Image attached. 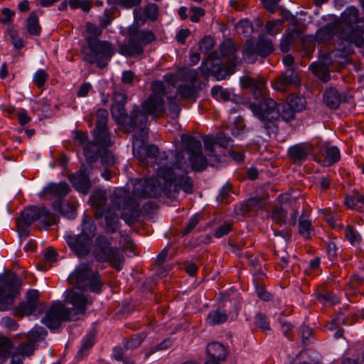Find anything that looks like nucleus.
<instances>
[{
    "label": "nucleus",
    "mask_w": 364,
    "mask_h": 364,
    "mask_svg": "<svg viewBox=\"0 0 364 364\" xmlns=\"http://www.w3.org/2000/svg\"><path fill=\"white\" fill-rule=\"evenodd\" d=\"M183 149L175 154L176 167L184 172L189 168L203 171L208 166V161L202 152V144L199 139L189 134L181 135Z\"/></svg>",
    "instance_id": "1"
},
{
    "label": "nucleus",
    "mask_w": 364,
    "mask_h": 364,
    "mask_svg": "<svg viewBox=\"0 0 364 364\" xmlns=\"http://www.w3.org/2000/svg\"><path fill=\"white\" fill-rule=\"evenodd\" d=\"M128 41L118 46V52L127 57L141 55L144 47L151 44L156 40L155 34L150 30H141L137 26L128 28Z\"/></svg>",
    "instance_id": "2"
},
{
    "label": "nucleus",
    "mask_w": 364,
    "mask_h": 364,
    "mask_svg": "<svg viewBox=\"0 0 364 364\" xmlns=\"http://www.w3.org/2000/svg\"><path fill=\"white\" fill-rule=\"evenodd\" d=\"M250 109L262 123V127L270 136L278 131L279 113L278 104L270 97H264L258 102L251 103Z\"/></svg>",
    "instance_id": "3"
},
{
    "label": "nucleus",
    "mask_w": 364,
    "mask_h": 364,
    "mask_svg": "<svg viewBox=\"0 0 364 364\" xmlns=\"http://www.w3.org/2000/svg\"><path fill=\"white\" fill-rule=\"evenodd\" d=\"M148 134L144 132L141 136L137 134H133V154L134 156L144 166H148L149 161L152 164L159 165V168L162 166H168V155L166 152H160L157 146L154 144L146 146Z\"/></svg>",
    "instance_id": "4"
},
{
    "label": "nucleus",
    "mask_w": 364,
    "mask_h": 364,
    "mask_svg": "<svg viewBox=\"0 0 364 364\" xmlns=\"http://www.w3.org/2000/svg\"><path fill=\"white\" fill-rule=\"evenodd\" d=\"M158 176L164 181V194L168 198H176L180 190L186 193L193 191V181L190 176H176L173 168L168 166H162L157 168Z\"/></svg>",
    "instance_id": "5"
},
{
    "label": "nucleus",
    "mask_w": 364,
    "mask_h": 364,
    "mask_svg": "<svg viewBox=\"0 0 364 364\" xmlns=\"http://www.w3.org/2000/svg\"><path fill=\"white\" fill-rule=\"evenodd\" d=\"M42 219L47 226L57 223L56 217L44 207H28L22 211L21 216L16 219L17 231L21 237H26L30 233L31 225L36 220Z\"/></svg>",
    "instance_id": "6"
},
{
    "label": "nucleus",
    "mask_w": 364,
    "mask_h": 364,
    "mask_svg": "<svg viewBox=\"0 0 364 364\" xmlns=\"http://www.w3.org/2000/svg\"><path fill=\"white\" fill-rule=\"evenodd\" d=\"M359 21L358 10L350 7L343 12L341 21L337 22V29L342 31L341 36L347 43L364 48V30L354 29L353 24Z\"/></svg>",
    "instance_id": "7"
},
{
    "label": "nucleus",
    "mask_w": 364,
    "mask_h": 364,
    "mask_svg": "<svg viewBox=\"0 0 364 364\" xmlns=\"http://www.w3.org/2000/svg\"><path fill=\"white\" fill-rule=\"evenodd\" d=\"M68 282L74 287L87 289L98 293L101 291L102 282L97 272H92V264L88 263L80 264L69 276Z\"/></svg>",
    "instance_id": "8"
},
{
    "label": "nucleus",
    "mask_w": 364,
    "mask_h": 364,
    "mask_svg": "<svg viewBox=\"0 0 364 364\" xmlns=\"http://www.w3.org/2000/svg\"><path fill=\"white\" fill-rule=\"evenodd\" d=\"M88 50H84L83 60L90 64L96 63L103 68L114 53L112 43L106 41H100L92 37H86Z\"/></svg>",
    "instance_id": "9"
},
{
    "label": "nucleus",
    "mask_w": 364,
    "mask_h": 364,
    "mask_svg": "<svg viewBox=\"0 0 364 364\" xmlns=\"http://www.w3.org/2000/svg\"><path fill=\"white\" fill-rule=\"evenodd\" d=\"M93 255L99 262H107L119 271L124 262L123 255L117 247H112L105 236H99L95 240Z\"/></svg>",
    "instance_id": "10"
},
{
    "label": "nucleus",
    "mask_w": 364,
    "mask_h": 364,
    "mask_svg": "<svg viewBox=\"0 0 364 364\" xmlns=\"http://www.w3.org/2000/svg\"><path fill=\"white\" fill-rule=\"evenodd\" d=\"M112 208L117 210H128L123 212L121 218L129 225L135 223L140 216L139 205L124 189L116 190L112 198Z\"/></svg>",
    "instance_id": "11"
},
{
    "label": "nucleus",
    "mask_w": 364,
    "mask_h": 364,
    "mask_svg": "<svg viewBox=\"0 0 364 364\" xmlns=\"http://www.w3.org/2000/svg\"><path fill=\"white\" fill-rule=\"evenodd\" d=\"M164 193V181L157 177L136 180L134 185L133 193L139 198H158Z\"/></svg>",
    "instance_id": "12"
},
{
    "label": "nucleus",
    "mask_w": 364,
    "mask_h": 364,
    "mask_svg": "<svg viewBox=\"0 0 364 364\" xmlns=\"http://www.w3.org/2000/svg\"><path fill=\"white\" fill-rule=\"evenodd\" d=\"M71 311L61 301L54 302L47 311L42 321L50 329L60 326L63 321L71 320Z\"/></svg>",
    "instance_id": "13"
},
{
    "label": "nucleus",
    "mask_w": 364,
    "mask_h": 364,
    "mask_svg": "<svg viewBox=\"0 0 364 364\" xmlns=\"http://www.w3.org/2000/svg\"><path fill=\"white\" fill-rule=\"evenodd\" d=\"M146 123L147 116L144 112L138 106H134L122 125L127 132H135L134 134L141 136L144 132L149 134Z\"/></svg>",
    "instance_id": "14"
},
{
    "label": "nucleus",
    "mask_w": 364,
    "mask_h": 364,
    "mask_svg": "<svg viewBox=\"0 0 364 364\" xmlns=\"http://www.w3.org/2000/svg\"><path fill=\"white\" fill-rule=\"evenodd\" d=\"M82 290L85 289L73 287L66 291L65 303L73 306V308L70 309L73 315L85 314L87 306L91 303L82 294Z\"/></svg>",
    "instance_id": "15"
},
{
    "label": "nucleus",
    "mask_w": 364,
    "mask_h": 364,
    "mask_svg": "<svg viewBox=\"0 0 364 364\" xmlns=\"http://www.w3.org/2000/svg\"><path fill=\"white\" fill-rule=\"evenodd\" d=\"M272 84L274 90L282 92H287L291 86L300 85L299 73L294 69H287L277 77Z\"/></svg>",
    "instance_id": "16"
},
{
    "label": "nucleus",
    "mask_w": 364,
    "mask_h": 364,
    "mask_svg": "<svg viewBox=\"0 0 364 364\" xmlns=\"http://www.w3.org/2000/svg\"><path fill=\"white\" fill-rule=\"evenodd\" d=\"M141 109L146 116L154 118H161L166 114L164 100L160 95H150L141 104Z\"/></svg>",
    "instance_id": "17"
},
{
    "label": "nucleus",
    "mask_w": 364,
    "mask_h": 364,
    "mask_svg": "<svg viewBox=\"0 0 364 364\" xmlns=\"http://www.w3.org/2000/svg\"><path fill=\"white\" fill-rule=\"evenodd\" d=\"M0 296L4 294L18 296L20 294L21 283L16 274L11 271L0 275Z\"/></svg>",
    "instance_id": "18"
},
{
    "label": "nucleus",
    "mask_w": 364,
    "mask_h": 364,
    "mask_svg": "<svg viewBox=\"0 0 364 364\" xmlns=\"http://www.w3.org/2000/svg\"><path fill=\"white\" fill-rule=\"evenodd\" d=\"M314 159L323 166H332L340 159V151L336 146L323 143L320 145L319 151L314 155Z\"/></svg>",
    "instance_id": "19"
},
{
    "label": "nucleus",
    "mask_w": 364,
    "mask_h": 364,
    "mask_svg": "<svg viewBox=\"0 0 364 364\" xmlns=\"http://www.w3.org/2000/svg\"><path fill=\"white\" fill-rule=\"evenodd\" d=\"M243 88H250L255 99L261 100L267 97V82L264 78L259 77L255 79L250 76H244L240 80Z\"/></svg>",
    "instance_id": "20"
},
{
    "label": "nucleus",
    "mask_w": 364,
    "mask_h": 364,
    "mask_svg": "<svg viewBox=\"0 0 364 364\" xmlns=\"http://www.w3.org/2000/svg\"><path fill=\"white\" fill-rule=\"evenodd\" d=\"M92 240L82 235L77 236L68 235L66 237L68 245L78 257L85 256L90 252Z\"/></svg>",
    "instance_id": "21"
},
{
    "label": "nucleus",
    "mask_w": 364,
    "mask_h": 364,
    "mask_svg": "<svg viewBox=\"0 0 364 364\" xmlns=\"http://www.w3.org/2000/svg\"><path fill=\"white\" fill-rule=\"evenodd\" d=\"M88 174L87 168L85 166H82L79 171L69 177L74 188L83 194H87L91 186Z\"/></svg>",
    "instance_id": "22"
},
{
    "label": "nucleus",
    "mask_w": 364,
    "mask_h": 364,
    "mask_svg": "<svg viewBox=\"0 0 364 364\" xmlns=\"http://www.w3.org/2000/svg\"><path fill=\"white\" fill-rule=\"evenodd\" d=\"M313 146L309 143H299L289 148L288 156L295 164H301L313 152Z\"/></svg>",
    "instance_id": "23"
},
{
    "label": "nucleus",
    "mask_w": 364,
    "mask_h": 364,
    "mask_svg": "<svg viewBox=\"0 0 364 364\" xmlns=\"http://www.w3.org/2000/svg\"><path fill=\"white\" fill-rule=\"evenodd\" d=\"M220 52L223 56L228 57L227 60L228 71L231 73L234 71V68L237 66L240 63V58L235 55L237 48L231 41L224 42L220 48Z\"/></svg>",
    "instance_id": "24"
},
{
    "label": "nucleus",
    "mask_w": 364,
    "mask_h": 364,
    "mask_svg": "<svg viewBox=\"0 0 364 364\" xmlns=\"http://www.w3.org/2000/svg\"><path fill=\"white\" fill-rule=\"evenodd\" d=\"M342 31L337 29V23L326 25L318 30L316 34V41L319 43H326L337 37L342 42L346 41L341 36Z\"/></svg>",
    "instance_id": "25"
},
{
    "label": "nucleus",
    "mask_w": 364,
    "mask_h": 364,
    "mask_svg": "<svg viewBox=\"0 0 364 364\" xmlns=\"http://www.w3.org/2000/svg\"><path fill=\"white\" fill-rule=\"evenodd\" d=\"M53 208L68 218H74L76 214L77 202L74 198H70L63 202L60 200H57L53 202Z\"/></svg>",
    "instance_id": "26"
},
{
    "label": "nucleus",
    "mask_w": 364,
    "mask_h": 364,
    "mask_svg": "<svg viewBox=\"0 0 364 364\" xmlns=\"http://www.w3.org/2000/svg\"><path fill=\"white\" fill-rule=\"evenodd\" d=\"M107 193L105 191H95L90 196L92 207L96 210L95 217L100 219L104 216V207L107 203Z\"/></svg>",
    "instance_id": "27"
},
{
    "label": "nucleus",
    "mask_w": 364,
    "mask_h": 364,
    "mask_svg": "<svg viewBox=\"0 0 364 364\" xmlns=\"http://www.w3.org/2000/svg\"><path fill=\"white\" fill-rule=\"evenodd\" d=\"M105 148L92 141H88L83 147L84 155L87 164L96 162L102 154Z\"/></svg>",
    "instance_id": "28"
},
{
    "label": "nucleus",
    "mask_w": 364,
    "mask_h": 364,
    "mask_svg": "<svg viewBox=\"0 0 364 364\" xmlns=\"http://www.w3.org/2000/svg\"><path fill=\"white\" fill-rule=\"evenodd\" d=\"M207 354L213 361L224 360L228 355L226 348L220 343L213 342L206 347Z\"/></svg>",
    "instance_id": "29"
},
{
    "label": "nucleus",
    "mask_w": 364,
    "mask_h": 364,
    "mask_svg": "<svg viewBox=\"0 0 364 364\" xmlns=\"http://www.w3.org/2000/svg\"><path fill=\"white\" fill-rule=\"evenodd\" d=\"M45 191L60 200L70 193V188L66 182L59 183H51L45 188Z\"/></svg>",
    "instance_id": "30"
},
{
    "label": "nucleus",
    "mask_w": 364,
    "mask_h": 364,
    "mask_svg": "<svg viewBox=\"0 0 364 364\" xmlns=\"http://www.w3.org/2000/svg\"><path fill=\"white\" fill-rule=\"evenodd\" d=\"M104 215L107 232L112 234L117 232L120 225L118 215L115 212L112 211V209H109L104 213Z\"/></svg>",
    "instance_id": "31"
},
{
    "label": "nucleus",
    "mask_w": 364,
    "mask_h": 364,
    "mask_svg": "<svg viewBox=\"0 0 364 364\" xmlns=\"http://www.w3.org/2000/svg\"><path fill=\"white\" fill-rule=\"evenodd\" d=\"M92 135L94 137V141L92 142L100 144L105 149L112 145L108 128L94 129Z\"/></svg>",
    "instance_id": "32"
},
{
    "label": "nucleus",
    "mask_w": 364,
    "mask_h": 364,
    "mask_svg": "<svg viewBox=\"0 0 364 364\" xmlns=\"http://www.w3.org/2000/svg\"><path fill=\"white\" fill-rule=\"evenodd\" d=\"M323 102L328 107L337 109L341 102V95L336 89L331 87L325 91Z\"/></svg>",
    "instance_id": "33"
},
{
    "label": "nucleus",
    "mask_w": 364,
    "mask_h": 364,
    "mask_svg": "<svg viewBox=\"0 0 364 364\" xmlns=\"http://www.w3.org/2000/svg\"><path fill=\"white\" fill-rule=\"evenodd\" d=\"M364 200V196L358 191H353L350 195L345 198V205L350 209L357 210L360 213L363 212V207L361 205Z\"/></svg>",
    "instance_id": "34"
},
{
    "label": "nucleus",
    "mask_w": 364,
    "mask_h": 364,
    "mask_svg": "<svg viewBox=\"0 0 364 364\" xmlns=\"http://www.w3.org/2000/svg\"><path fill=\"white\" fill-rule=\"evenodd\" d=\"M302 31L299 28H294L291 31L287 29L281 40V50L284 53L288 52L290 50L294 39L299 37Z\"/></svg>",
    "instance_id": "35"
},
{
    "label": "nucleus",
    "mask_w": 364,
    "mask_h": 364,
    "mask_svg": "<svg viewBox=\"0 0 364 364\" xmlns=\"http://www.w3.org/2000/svg\"><path fill=\"white\" fill-rule=\"evenodd\" d=\"M37 306L26 301L19 304V305L13 309L15 316L23 317L24 316H30L37 309Z\"/></svg>",
    "instance_id": "36"
},
{
    "label": "nucleus",
    "mask_w": 364,
    "mask_h": 364,
    "mask_svg": "<svg viewBox=\"0 0 364 364\" xmlns=\"http://www.w3.org/2000/svg\"><path fill=\"white\" fill-rule=\"evenodd\" d=\"M199 88L198 85H181L177 89V92L183 99H190L196 100L197 97V89Z\"/></svg>",
    "instance_id": "37"
},
{
    "label": "nucleus",
    "mask_w": 364,
    "mask_h": 364,
    "mask_svg": "<svg viewBox=\"0 0 364 364\" xmlns=\"http://www.w3.org/2000/svg\"><path fill=\"white\" fill-rule=\"evenodd\" d=\"M109 113L108 111L105 109H99L97 110L95 114H92L90 116V120H95V127L97 128H108L107 122H108Z\"/></svg>",
    "instance_id": "38"
},
{
    "label": "nucleus",
    "mask_w": 364,
    "mask_h": 364,
    "mask_svg": "<svg viewBox=\"0 0 364 364\" xmlns=\"http://www.w3.org/2000/svg\"><path fill=\"white\" fill-rule=\"evenodd\" d=\"M273 51V45L270 40H267L264 37H259L257 42V55L266 58Z\"/></svg>",
    "instance_id": "39"
},
{
    "label": "nucleus",
    "mask_w": 364,
    "mask_h": 364,
    "mask_svg": "<svg viewBox=\"0 0 364 364\" xmlns=\"http://www.w3.org/2000/svg\"><path fill=\"white\" fill-rule=\"evenodd\" d=\"M26 28L29 34L39 36L41 32V28L38 23V18L36 11H33L29 15L26 21Z\"/></svg>",
    "instance_id": "40"
},
{
    "label": "nucleus",
    "mask_w": 364,
    "mask_h": 364,
    "mask_svg": "<svg viewBox=\"0 0 364 364\" xmlns=\"http://www.w3.org/2000/svg\"><path fill=\"white\" fill-rule=\"evenodd\" d=\"M261 202L259 198H251L240 205L239 212L245 215L252 211H256L260 208Z\"/></svg>",
    "instance_id": "41"
},
{
    "label": "nucleus",
    "mask_w": 364,
    "mask_h": 364,
    "mask_svg": "<svg viewBox=\"0 0 364 364\" xmlns=\"http://www.w3.org/2000/svg\"><path fill=\"white\" fill-rule=\"evenodd\" d=\"M95 231L96 226L92 219L88 215H85L82 220V232L80 235L92 240L95 235Z\"/></svg>",
    "instance_id": "42"
},
{
    "label": "nucleus",
    "mask_w": 364,
    "mask_h": 364,
    "mask_svg": "<svg viewBox=\"0 0 364 364\" xmlns=\"http://www.w3.org/2000/svg\"><path fill=\"white\" fill-rule=\"evenodd\" d=\"M287 214L283 207L274 205L270 212V218L277 225H282L287 222Z\"/></svg>",
    "instance_id": "43"
},
{
    "label": "nucleus",
    "mask_w": 364,
    "mask_h": 364,
    "mask_svg": "<svg viewBox=\"0 0 364 364\" xmlns=\"http://www.w3.org/2000/svg\"><path fill=\"white\" fill-rule=\"evenodd\" d=\"M286 103L289 105L293 111L299 112L305 109L306 100L302 96L291 94L288 96Z\"/></svg>",
    "instance_id": "44"
},
{
    "label": "nucleus",
    "mask_w": 364,
    "mask_h": 364,
    "mask_svg": "<svg viewBox=\"0 0 364 364\" xmlns=\"http://www.w3.org/2000/svg\"><path fill=\"white\" fill-rule=\"evenodd\" d=\"M315 294L318 301L323 304H333L336 299L335 295H333L331 291H328L326 289V286L324 284L318 287Z\"/></svg>",
    "instance_id": "45"
},
{
    "label": "nucleus",
    "mask_w": 364,
    "mask_h": 364,
    "mask_svg": "<svg viewBox=\"0 0 364 364\" xmlns=\"http://www.w3.org/2000/svg\"><path fill=\"white\" fill-rule=\"evenodd\" d=\"M244 58L250 63H253L256 60L257 55V45L255 46L254 42L251 40H247L244 45L242 50Z\"/></svg>",
    "instance_id": "46"
},
{
    "label": "nucleus",
    "mask_w": 364,
    "mask_h": 364,
    "mask_svg": "<svg viewBox=\"0 0 364 364\" xmlns=\"http://www.w3.org/2000/svg\"><path fill=\"white\" fill-rule=\"evenodd\" d=\"M228 318L226 312L218 309L210 311L208 315V322L210 325H217L225 322Z\"/></svg>",
    "instance_id": "47"
},
{
    "label": "nucleus",
    "mask_w": 364,
    "mask_h": 364,
    "mask_svg": "<svg viewBox=\"0 0 364 364\" xmlns=\"http://www.w3.org/2000/svg\"><path fill=\"white\" fill-rule=\"evenodd\" d=\"M124 105H112L111 107L112 116L118 124H123L127 117Z\"/></svg>",
    "instance_id": "48"
},
{
    "label": "nucleus",
    "mask_w": 364,
    "mask_h": 364,
    "mask_svg": "<svg viewBox=\"0 0 364 364\" xmlns=\"http://www.w3.org/2000/svg\"><path fill=\"white\" fill-rule=\"evenodd\" d=\"M278 111L279 113V119L282 118L284 121L289 122L295 118V112L289 105L285 103L278 104Z\"/></svg>",
    "instance_id": "49"
},
{
    "label": "nucleus",
    "mask_w": 364,
    "mask_h": 364,
    "mask_svg": "<svg viewBox=\"0 0 364 364\" xmlns=\"http://www.w3.org/2000/svg\"><path fill=\"white\" fill-rule=\"evenodd\" d=\"M145 338L146 335L144 333L133 335L130 339L124 341V348H122L124 350L136 348L141 346Z\"/></svg>",
    "instance_id": "50"
},
{
    "label": "nucleus",
    "mask_w": 364,
    "mask_h": 364,
    "mask_svg": "<svg viewBox=\"0 0 364 364\" xmlns=\"http://www.w3.org/2000/svg\"><path fill=\"white\" fill-rule=\"evenodd\" d=\"M95 338V334L90 333L83 339L81 348L78 350L77 355V356L80 359H82L84 358L85 352L90 350L94 346Z\"/></svg>",
    "instance_id": "51"
},
{
    "label": "nucleus",
    "mask_w": 364,
    "mask_h": 364,
    "mask_svg": "<svg viewBox=\"0 0 364 364\" xmlns=\"http://www.w3.org/2000/svg\"><path fill=\"white\" fill-rule=\"evenodd\" d=\"M312 72L323 82L330 79L328 68L323 64L311 65Z\"/></svg>",
    "instance_id": "52"
},
{
    "label": "nucleus",
    "mask_w": 364,
    "mask_h": 364,
    "mask_svg": "<svg viewBox=\"0 0 364 364\" xmlns=\"http://www.w3.org/2000/svg\"><path fill=\"white\" fill-rule=\"evenodd\" d=\"M284 20L277 19L273 21H269L265 25V30L267 34L270 36H274L279 33L282 30V24Z\"/></svg>",
    "instance_id": "53"
},
{
    "label": "nucleus",
    "mask_w": 364,
    "mask_h": 364,
    "mask_svg": "<svg viewBox=\"0 0 364 364\" xmlns=\"http://www.w3.org/2000/svg\"><path fill=\"white\" fill-rule=\"evenodd\" d=\"M298 359L304 360V364H318V355L311 350H302L298 355Z\"/></svg>",
    "instance_id": "54"
},
{
    "label": "nucleus",
    "mask_w": 364,
    "mask_h": 364,
    "mask_svg": "<svg viewBox=\"0 0 364 364\" xmlns=\"http://www.w3.org/2000/svg\"><path fill=\"white\" fill-rule=\"evenodd\" d=\"M235 28L239 34H242L245 37L249 36L253 32L252 24L248 20H241L236 24Z\"/></svg>",
    "instance_id": "55"
},
{
    "label": "nucleus",
    "mask_w": 364,
    "mask_h": 364,
    "mask_svg": "<svg viewBox=\"0 0 364 364\" xmlns=\"http://www.w3.org/2000/svg\"><path fill=\"white\" fill-rule=\"evenodd\" d=\"M124 350L120 346L113 348V358L117 361H122L123 364H136L132 357H124Z\"/></svg>",
    "instance_id": "56"
},
{
    "label": "nucleus",
    "mask_w": 364,
    "mask_h": 364,
    "mask_svg": "<svg viewBox=\"0 0 364 364\" xmlns=\"http://www.w3.org/2000/svg\"><path fill=\"white\" fill-rule=\"evenodd\" d=\"M346 237L352 245H358L360 243L362 238L360 234L353 228L352 226L348 225L345 229Z\"/></svg>",
    "instance_id": "57"
},
{
    "label": "nucleus",
    "mask_w": 364,
    "mask_h": 364,
    "mask_svg": "<svg viewBox=\"0 0 364 364\" xmlns=\"http://www.w3.org/2000/svg\"><path fill=\"white\" fill-rule=\"evenodd\" d=\"M12 348V342L6 337L0 338V359H6L10 354Z\"/></svg>",
    "instance_id": "58"
},
{
    "label": "nucleus",
    "mask_w": 364,
    "mask_h": 364,
    "mask_svg": "<svg viewBox=\"0 0 364 364\" xmlns=\"http://www.w3.org/2000/svg\"><path fill=\"white\" fill-rule=\"evenodd\" d=\"M172 341L170 338L164 339L160 343L153 346L146 353H145V359L149 358L152 354L155 353L159 350H164L169 348L171 346Z\"/></svg>",
    "instance_id": "59"
},
{
    "label": "nucleus",
    "mask_w": 364,
    "mask_h": 364,
    "mask_svg": "<svg viewBox=\"0 0 364 364\" xmlns=\"http://www.w3.org/2000/svg\"><path fill=\"white\" fill-rule=\"evenodd\" d=\"M255 323L258 328H261L266 333L267 331H271L267 317L262 313H258L256 315L255 318Z\"/></svg>",
    "instance_id": "60"
},
{
    "label": "nucleus",
    "mask_w": 364,
    "mask_h": 364,
    "mask_svg": "<svg viewBox=\"0 0 364 364\" xmlns=\"http://www.w3.org/2000/svg\"><path fill=\"white\" fill-rule=\"evenodd\" d=\"M198 77L199 75L196 70L188 69L183 73V80L191 82V85H198L200 87V83L198 81Z\"/></svg>",
    "instance_id": "61"
},
{
    "label": "nucleus",
    "mask_w": 364,
    "mask_h": 364,
    "mask_svg": "<svg viewBox=\"0 0 364 364\" xmlns=\"http://www.w3.org/2000/svg\"><path fill=\"white\" fill-rule=\"evenodd\" d=\"M211 95L217 100L220 99L225 102L228 101L230 98V92L226 90L223 89V87L219 85L214 86L212 88Z\"/></svg>",
    "instance_id": "62"
},
{
    "label": "nucleus",
    "mask_w": 364,
    "mask_h": 364,
    "mask_svg": "<svg viewBox=\"0 0 364 364\" xmlns=\"http://www.w3.org/2000/svg\"><path fill=\"white\" fill-rule=\"evenodd\" d=\"M312 230V225L309 220L302 219L300 218L299 221V231L301 235L305 238L310 237L311 231Z\"/></svg>",
    "instance_id": "63"
},
{
    "label": "nucleus",
    "mask_w": 364,
    "mask_h": 364,
    "mask_svg": "<svg viewBox=\"0 0 364 364\" xmlns=\"http://www.w3.org/2000/svg\"><path fill=\"white\" fill-rule=\"evenodd\" d=\"M168 111L172 118L177 117L181 112L180 104L176 97L168 98Z\"/></svg>",
    "instance_id": "64"
}]
</instances>
